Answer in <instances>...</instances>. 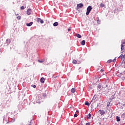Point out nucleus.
Instances as JSON below:
<instances>
[{
  "instance_id": "16",
  "label": "nucleus",
  "mask_w": 125,
  "mask_h": 125,
  "mask_svg": "<svg viewBox=\"0 0 125 125\" xmlns=\"http://www.w3.org/2000/svg\"><path fill=\"white\" fill-rule=\"evenodd\" d=\"M53 26L54 27H57V26H58V22H55L53 23Z\"/></svg>"
},
{
  "instance_id": "20",
  "label": "nucleus",
  "mask_w": 125,
  "mask_h": 125,
  "mask_svg": "<svg viewBox=\"0 0 125 125\" xmlns=\"http://www.w3.org/2000/svg\"><path fill=\"white\" fill-rule=\"evenodd\" d=\"M85 105L86 106H89V103H88V102H85Z\"/></svg>"
},
{
  "instance_id": "12",
  "label": "nucleus",
  "mask_w": 125,
  "mask_h": 125,
  "mask_svg": "<svg viewBox=\"0 0 125 125\" xmlns=\"http://www.w3.org/2000/svg\"><path fill=\"white\" fill-rule=\"evenodd\" d=\"M71 91L72 93H75V92H76V89H75V88H73L71 89Z\"/></svg>"
},
{
  "instance_id": "22",
  "label": "nucleus",
  "mask_w": 125,
  "mask_h": 125,
  "mask_svg": "<svg viewBox=\"0 0 125 125\" xmlns=\"http://www.w3.org/2000/svg\"><path fill=\"white\" fill-rule=\"evenodd\" d=\"M72 63H73V64H77V60H74L73 61V62H72Z\"/></svg>"
},
{
  "instance_id": "31",
  "label": "nucleus",
  "mask_w": 125,
  "mask_h": 125,
  "mask_svg": "<svg viewBox=\"0 0 125 125\" xmlns=\"http://www.w3.org/2000/svg\"><path fill=\"white\" fill-rule=\"evenodd\" d=\"M36 86H36V85H33L34 88H36Z\"/></svg>"
},
{
  "instance_id": "17",
  "label": "nucleus",
  "mask_w": 125,
  "mask_h": 125,
  "mask_svg": "<svg viewBox=\"0 0 125 125\" xmlns=\"http://www.w3.org/2000/svg\"><path fill=\"white\" fill-rule=\"evenodd\" d=\"M100 7L103 8L105 6V4H104V3H101L100 4Z\"/></svg>"
},
{
  "instance_id": "27",
  "label": "nucleus",
  "mask_w": 125,
  "mask_h": 125,
  "mask_svg": "<svg viewBox=\"0 0 125 125\" xmlns=\"http://www.w3.org/2000/svg\"><path fill=\"white\" fill-rule=\"evenodd\" d=\"M74 118H77L78 117V114H75L74 115Z\"/></svg>"
},
{
  "instance_id": "36",
  "label": "nucleus",
  "mask_w": 125,
  "mask_h": 125,
  "mask_svg": "<svg viewBox=\"0 0 125 125\" xmlns=\"http://www.w3.org/2000/svg\"><path fill=\"white\" fill-rule=\"evenodd\" d=\"M107 85H106V87H107Z\"/></svg>"
},
{
  "instance_id": "29",
  "label": "nucleus",
  "mask_w": 125,
  "mask_h": 125,
  "mask_svg": "<svg viewBox=\"0 0 125 125\" xmlns=\"http://www.w3.org/2000/svg\"><path fill=\"white\" fill-rule=\"evenodd\" d=\"M85 125H90V123H87Z\"/></svg>"
},
{
  "instance_id": "9",
  "label": "nucleus",
  "mask_w": 125,
  "mask_h": 125,
  "mask_svg": "<svg viewBox=\"0 0 125 125\" xmlns=\"http://www.w3.org/2000/svg\"><path fill=\"white\" fill-rule=\"evenodd\" d=\"M121 118L123 119V120H125V113H123L121 115Z\"/></svg>"
},
{
  "instance_id": "34",
  "label": "nucleus",
  "mask_w": 125,
  "mask_h": 125,
  "mask_svg": "<svg viewBox=\"0 0 125 125\" xmlns=\"http://www.w3.org/2000/svg\"><path fill=\"white\" fill-rule=\"evenodd\" d=\"M125 44V42H123V44Z\"/></svg>"
},
{
  "instance_id": "32",
  "label": "nucleus",
  "mask_w": 125,
  "mask_h": 125,
  "mask_svg": "<svg viewBox=\"0 0 125 125\" xmlns=\"http://www.w3.org/2000/svg\"><path fill=\"white\" fill-rule=\"evenodd\" d=\"M101 72H104V70L101 69Z\"/></svg>"
},
{
  "instance_id": "4",
  "label": "nucleus",
  "mask_w": 125,
  "mask_h": 125,
  "mask_svg": "<svg viewBox=\"0 0 125 125\" xmlns=\"http://www.w3.org/2000/svg\"><path fill=\"white\" fill-rule=\"evenodd\" d=\"M101 88H102V83H99L98 84V86H97L98 90H99V89H101Z\"/></svg>"
},
{
  "instance_id": "26",
  "label": "nucleus",
  "mask_w": 125,
  "mask_h": 125,
  "mask_svg": "<svg viewBox=\"0 0 125 125\" xmlns=\"http://www.w3.org/2000/svg\"><path fill=\"white\" fill-rule=\"evenodd\" d=\"M40 23H41V24H43V23H44L43 20H41L40 21Z\"/></svg>"
},
{
  "instance_id": "37",
  "label": "nucleus",
  "mask_w": 125,
  "mask_h": 125,
  "mask_svg": "<svg viewBox=\"0 0 125 125\" xmlns=\"http://www.w3.org/2000/svg\"><path fill=\"white\" fill-rule=\"evenodd\" d=\"M76 112H78V110H77V111H76Z\"/></svg>"
},
{
  "instance_id": "25",
  "label": "nucleus",
  "mask_w": 125,
  "mask_h": 125,
  "mask_svg": "<svg viewBox=\"0 0 125 125\" xmlns=\"http://www.w3.org/2000/svg\"><path fill=\"white\" fill-rule=\"evenodd\" d=\"M17 18L18 20H20L21 19V16L17 17Z\"/></svg>"
},
{
  "instance_id": "5",
  "label": "nucleus",
  "mask_w": 125,
  "mask_h": 125,
  "mask_svg": "<svg viewBox=\"0 0 125 125\" xmlns=\"http://www.w3.org/2000/svg\"><path fill=\"white\" fill-rule=\"evenodd\" d=\"M116 61V58L113 60H109L108 61H107V63H108V64H109V63H111V62H115Z\"/></svg>"
},
{
  "instance_id": "11",
  "label": "nucleus",
  "mask_w": 125,
  "mask_h": 125,
  "mask_svg": "<svg viewBox=\"0 0 125 125\" xmlns=\"http://www.w3.org/2000/svg\"><path fill=\"white\" fill-rule=\"evenodd\" d=\"M6 42L8 44H9V43L10 42H11V41L10 40V39H7L6 41Z\"/></svg>"
},
{
  "instance_id": "19",
  "label": "nucleus",
  "mask_w": 125,
  "mask_h": 125,
  "mask_svg": "<svg viewBox=\"0 0 125 125\" xmlns=\"http://www.w3.org/2000/svg\"><path fill=\"white\" fill-rule=\"evenodd\" d=\"M38 62H39V63H43V62H44V60H38Z\"/></svg>"
},
{
  "instance_id": "14",
  "label": "nucleus",
  "mask_w": 125,
  "mask_h": 125,
  "mask_svg": "<svg viewBox=\"0 0 125 125\" xmlns=\"http://www.w3.org/2000/svg\"><path fill=\"white\" fill-rule=\"evenodd\" d=\"M81 44L82 45H84V44H85V41L84 40L82 41L81 42Z\"/></svg>"
},
{
  "instance_id": "7",
  "label": "nucleus",
  "mask_w": 125,
  "mask_h": 125,
  "mask_svg": "<svg viewBox=\"0 0 125 125\" xmlns=\"http://www.w3.org/2000/svg\"><path fill=\"white\" fill-rule=\"evenodd\" d=\"M44 81H45V79H44V78L43 77L41 78L40 79V82L42 83H44Z\"/></svg>"
},
{
  "instance_id": "6",
  "label": "nucleus",
  "mask_w": 125,
  "mask_h": 125,
  "mask_svg": "<svg viewBox=\"0 0 125 125\" xmlns=\"http://www.w3.org/2000/svg\"><path fill=\"white\" fill-rule=\"evenodd\" d=\"M99 112H100V114L102 116V115H104V114H105V112H104V110H100L99 111Z\"/></svg>"
},
{
  "instance_id": "2",
  "label": "nucleus",
  "mask_w": 125,
  "mask_h": 125,
  "mask_svg": "<svg viewBox=\"0 0 125 125\" xmlns=\"http://www.w3.org/2000/svg\"><path fill=\"white\" fill-rule=\"evenodd\" d=\"M31 12H32V9H28L26 11V14H27V15H31Z\"/></svg>"
},
{
  "instance_id": "10",
  "label": "nucleus",
  "mask_w": 125,
  "mask_h": 125,
  "mask_svg": "<svg viewBox=\"0 0 125 125\" xmlns=\"http://www.w3.org/2000/svg\"><path fill=\"white\" fill-rule=\"evenodd\" d=\"M91 118V114L89 113L88 115H87V120H89Z\"/></svg>"
},
{
  "instance_id": "8",
  "label": "nucleus",
  "mask_w": 125,
  "mask_h": 125,
  "mask_svg": "<svg viewBox=\"0 0 125 125\" xmlns=\"http://www.w3.org/2000/svg\"><path fill=\"white\" fill-rule=\"evenodd\" d=\"M32 25H33V22H30L29 23H26V26H27V27H31Z\"/></svg>"
},
{
  "instance_id": "1",
  "label": "nucleus",
  "mask_w": 125,
  "mask_h": 125,
  "mask_svg": "<svg viewBox=\"0 0 125 125\" xmlns=\"http://www.w3.org/2000/svg\"><path fill=\"white\" fill-rule=\"evenodd\" d=\"M92 9V7H91V6H89L87 8V11L86 12V15H89V13H90V12L91 11V10Z\"/></svg>"
},
{
  "instance_id": "15",
  "label": "nucleus",
  "mask_w": 125,
  "mask_h": 125,
  "mask_svg": "<svg viewBox=\"0 0 125 125\" xmlns=\"http://www.w3.org/2000/svg\"><path fill=\"white\" fill-rule=\"evenodd\" d=\"M116 121L117 122H120L121 121V119L120 118V117L116 116Z\"/></svg>"
},
{
  "instance_id": "3",
  "label": "nucleus",
  "mask_w": 125,
  "mask_h": 125,
  "mask_svg": "<svg viewBox=\"0 0 125 125\" xmlns=\"http://www.w3.org/2000/svg\"><path fill=\"white\" fill-rule=\"evenodd\" d=\"M83 7V3H79L77 4V8H82Z\"/></svg>"
},
{
  "instance_id": "23",
  "label": "nucleus",
  "mask_w": 125,
  "mask_h": 125,
  "mask_svg": "<svg viewBox=\"0 0 125 125\" xmlns=\"http://www.w3.org/2000/svg\"><path fill=\"white\" fill-rule=\"evenodd\" d=\"M120 57H121L122 60H123V58H124L125 57V56L123 55H121Z\"/></svg>"
},
{
  "instance_id": "24",
  "label": "nucleus",
  "mask_w": 125,
  "mask_h": 125,
  "mask_svg": "<svg viewBox=\"0 0 125 125\" xmlns=\"http://www.w3.org/2000/svg\"><path fill=\"white\" fill-rule=\"evenodd\" d=\"M125 47H124V45L123 44H121V50H123L124 49Z\"/></svg>"
},
{
  "instance_id": "35",
  "label": "nucleus",
  "mask_w": 125,
  "mask_h": 125,
  "mask_svg": "<svg viewBox=\"0 0 125 125\" xmlns=\"http://www.w3.org/2000/svg\"><path fill=\"white\" fill-rule=\"evenodd\" d=\"M93 99L92 101H91V102H93Z\"/></svg>"
},
{
  "instance_id": "21",
  "label": "nucleus",
  "mask_w": 125,
  "mask_h": 125,
  "mask_svg": "<svg viewBox=\"0 0 125 125\" xmlns=\"http://www.w3.org/2000/svg\"><path fill=\"white\" fill-rule=\"evenodd\" d=\"M25 8H26V7H24L23 6L21 7V10H23L25 9Z\"/></svg>"
},
{
  "instance_id": "30",
  "label": "nucleus",
  "mask_w": 125,
  "mask_h": 125,
  "mask_svg": "<svg viewBox=\"0 0 125 125\" xmlns=\"http://www.w3.org/2000/svg\"><path fill=\"white\" fill-rule=\"evenodd\" d=\"M68 32H70V31H71V28H69L68 29Z\"/></svg>"
},
{
  "instance_id": "13",
  "label": "nucleus",
  "mask_w": 125,
  "mask_h": 125,
  "mask_svg": "<svg viewBox=\"0 0 125 125\" xmlns=\"http://www.w3.org/2000/svg\"><path fill=\"white\" fill-rule=\"evenodd\" d=\"M41 20H42V19H41V18H37L36 19V21H37V22H38V23H40V22H41Z\"/></svg>"
},
{
  "instance_id": "18",
  "label": "nucleus",
  "mask_w": 125,
  "mask_h": 125,
  "mask_svg": "<svg viewBox=\"0 0 125 125\" xmlns=\"http://www.w3.org/2000/svg\"><path fill=\"white\" fill-rule=\"evenodd\" d=\"M76 37H77V38L79 39H81V38H82V36L79 34H76Z\"/></svg>"
},
{
  "instance_id": "33",
  "label": "nucleus",
  "mask_w": 125,
  "mask_h": 125,
  "mask_svg": "<svg viewBox=\"0 0 125 125\" xmlns=\"http://www.w3.org/2000/svg\"><path fill=\"white\" fill-rule=\"evenodd\" d=\"M15 119H13V122H15Z\"/></svg>"
},
{
  "instance_id": "28",
  "label": "nucleus",
  "mask_w": 125,
  "mask_h": 125,
  "mask_svg": "<svg viewBox=\"0 0 125 125\" xmlns=\"http://www.w3.org/2000/svg\"><path fill=\"white\" fill-rule=\"evenodd\" d=\"M100 20H97V23H98V24H100Z\"/></svg>"
}]
</instances>
